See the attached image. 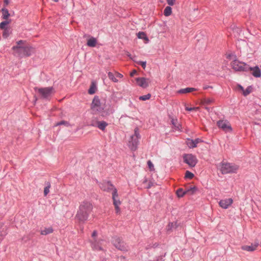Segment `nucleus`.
<instances>
[{
  "label": "nucleus",
  "instance_id": "5",
  "mask_svg": "<svg viewBox=\"0 0 261 261\" xmlns=\"http://www.w3.org/2000/svg\"><path fill=\"white\" fill-rule=\"evenodd\" d=\"M230 65L232 68L236 71L248 72V69H249V65L239 61L236 59V56H234V59L231 62Z\"/></svg>",
  "mask_w": 261,
  "mask_h": 261
},
{
  "label": "nucleus",
  "instance_id": "34",
  "mask_svg": "<svg viewBox=\"0 0 261 261\" xmlns=\"http://www.w3.org/2000/svg\"><path fill=\"white\" fill-rule=\"evenodd\" d=\"M9 22L7 20L1 22L0 23V29L1 30H3L8 28L6 26L9 24Z\"/></svg>",
  "mask_w": 261,
  "mask_h": 261
},
{
  "label": "nucleus",
  "instance_id": "16",
  "mask_svg": "<svg viewBox=\"0 0 261 261\" xmlns=\"http://www.w3.org/2000/svg\"><path fill=\"white\" fill-rule=\"evenodd\" d=\"M233 200L231 198H227L221 200L219 204L223 208L226 209L232 203Z\"/></svg>",
  "mask_w": 261,
  "mask_h": 261
},
{
  "label": "nucleus",
  "instance_id": "40",
  "mask_svg": "<svg viewBox=\"0 0 261 261\" xmlns=\"http://www.w3.org/2000/svg\"><path fill=\"white\" fill-rule=\"evenodd\" d=\"M167 3L169 6H173L175 4V0H167Z\"/></svg>",
  "mask_w": 261,
  "mask_h": 261
},
{
  "label": "nucleus",
  "instance_id": "36",
  "mask_svg": "<svg viewBox=\"0 0 261 261\" xmlns=\"http://www.w3.org/2000/svg\"><path fill=\"white\" fill-rule=\"evenodd\" d=\"M61 125H66V126H69V123L68 121H65V120H62V121H61L60 122H58L56 124L57 126Z\"/></svg>",
  "mask_w": 261,
  "mask_h": 261
},
{
  "label": "nucleus",
  "instance_id": "7",
  "mask_svg": "<svg viewBox=\"0 0 261 261\" xmlns=\"http://www.w3.org/2000/svg\"><path fill=\"white\" fill-rule=\"evenodd\" d=\"M112 243L117 249L121 251L126 252L128 250V246L121 238L118 236H114L112 238Z\"/></svg>",
  "mask_w": 261,
  "mask_h": 261
},
{
  "label": "nucleus",
  "instance_id": "51",
  "mask_svg": "<svg viewBox=\"0 0 261 261\" xmlns=\"http://www.w3.org/2000/svg\"><path fill=\"white\" fill-rule=\"evenodd\" d=\"M238 87L240 90L244 91V88L241 85H238Z\"/></svg>",
  "mask_w": 261,
  "mask_h": 261
},
{
  "label": "nucleus",
  "instance_id": "41",
  "mask_svg": "<svg viewBox=\"0 0 261 261\" xmlns=\"http://www.w3.org/2000/svg\"><path fill=\"white\" fill-rule=\"evenodd\" d=\"M97 235V232L96 230L93 231V232L92 233V237L93 238V240H94V239H96V237Z\"/></svg>",
  "mask_w": 261,
  "mask_h": 261
},
{
  "label": "nucleus",
  "instance_id": "50",
  "mask_svg": "<svg viewBox=\"0 0 261 261\" xmlns=\"http://www.w3.org/2000/svg\"><path fill=\"white\" fill-rule=\"evenodd\" d=\"M152 182H150L148 184V186H147V189H149V188H150L152 187Z\"/></svg>",
  "mask_w": 261,
  "mask_h": 261
},
{
  "label": "nucleus",
  "instance_id": "4",
  "mask_svg": "<svg viewBox=\"0 0 261 261\" xmlns=\"http://www.w3.org/2000/svg\"><path fill=\"white\" fill-rule=\"evenodd\" d=\"M220 169L222 174L236 173L239 166L234 163L222 161L219 164Z\"/></svg>",
  "mask_w": 261,
  "mask_h": 261
},
{
  "label": "nucleus",
  "instance_id": "2",
  "mask_svg": "<svg viewBox=\"0 0 261 261\" xmlns=\"http://www.w3.org/2000/svg\"><path fill=\"white\" fill-rule=\"evenodd\" d=\"M93 205L90 202L84 201L80 204L75 216V219L79 223H84L92 211Z\"/></svg>",
  "mask_w": 261,
  "mask_h": 261
},
{
  "label": "nucleus",
  "instance_id": "19",
  "mask_svg": "<svg viewBox=\"0 0 261 261\" xmlns=\"http://www.w3.org/2000/svg\"><path fill=\"white\" fill-rule=\"evenodd\" d=\"M258 246V244H255L253 245L251 244V245H243L241 246V249L243 250L249 251V252H252L256 249L257 247Z\"/></svg>",
  "mask_w": 261,
  "mask_h": 261
},
{
  "label": "nucleus",
  "instance_id": "38",
  "mask_svg": "<svg viewBox=\"0 0 261 261\" xmlns=\"http://www.w3.org/2000/svg\"><path fill=\"white\" fill-rule=\"evenodd\" d=\"M137 64L141 65L143 69H145L146 65V61H139L136 62Z\"/></svg>",
  "mask_w": 261,
  "mask_h": 261
},
{
  "label": "nucleus",
  "instance_id": "28",
  "mask_svg": "<svg viewBox=\"0 0 261 261\" xmlns=\"http://www.w3.org/2000/svg\"><path fill=\"white\" fill-rule=\"evenodd\" d=\"M176 194L179 198H181L186 195V190L182 188H179L176 190Z\"/></svg>",
  "mask_w": 261,
  "mask_h": 261
},
{
  "label": "nucleus",
  "instance_id": "31",
  "mask_svg": "<svg viewBox=\"0 0 261 261\" xmlns=\"http://www.w3.org/2000/svg\"><path fill=\"white\" fill-rule=\"evenodd\" d=\"M108 75L109 78L111 80H112L113 82H114L115 83H117L118 82V80L116 79V77H115V76L112 72H109L108 73Z\"/></svg>",
  "mask_w": 261,
  "mask_h": 261
},
{
  "label": "nucleus",
  "instance_id": "52",
  "mask_svg": "<svg viewBox=\"0 0 261 261\" xmlns=\"http://www.w3.org/2000/svg\"><path fill=\"white\" fill-rule=\"evenodd\" d=\"M172 124L174 126H176V123H175V121L174 120V119H172Z\"/></svg>",
  "mask_w": 261,
  "mask_h": 261
},
{
  "label": "nucleus",
  "instance_id": "18",
  "mask_svg": "<svg viewBox=\"0 0 261 261\" xmlns=\"http://www.w3.org/2000/svg\"><path fill=\"white\" fill-rule=\"evenodd\" d=\"M96 126L102 131L105 130L106 127L108 125V123L104 121H96ZM91 125L92 126H95V125L93 123H92Z\"/></svg>",
  "mask_w": 261,
  "mask_h": 261
},
{
  "label": "nucleus",
  "instance_id": "22",
  "mask_svg": "<svg viewBox=\"0 0 261 261\" xmlns=\"http://www.w3.org/2000/svg\"><path fill=\"white\" fill-rule=\"evenodd\" d=\"M186 194L192 195L194 194L197 190V188L195 187H190L186 188Z\"/></svg>",
  "mask_w": 261,
  "mask_h": 261
},
{
  "label": "nucleus",
  "instance_id": "25",
  "mask_svg": "<svg viewBox=\"0 0 261 261\" xmlns=\"http://www.w3.org/2000/svg\"><path fill=\"white\" fill-rule=\"evenodd\" d=\"M201 102L203 106L211 105L214 102V99L211 98H204L202 99Z\"/></svg>",
  "mask_w": 261,
  "mask_h": 261
},
{
  "label": "nucleus",
  "instance_id": "53",
  "mask_svg": "<svg viewBox=\"0 0 261 261\" xmlns=\"http://www.w3.org/2000/svg\"><path fill=\"white\" fill-rule=\"evenodd\" d=\"M233 56L232 54H229L227 56V59H230L231 57Z\"/></svg>",
  "mask_w": 261,
  "mask_h": 261
},
{
  "label": "nucleus",
  "instance_id": "32",
  "mask_svg": "<svg viewBox=\"0 0 261 261\" xmlns=\"http://www.w3.org/2000/svg\"><path fill=\"white\" fill-rule=\"evenodd\" d=\"M151 94L148 93L146 95L139 96V99L140 100L145 101L146 100L149 99L151 98Z\"/></svg>",
  "mask_w": 261,
  "mask_h": 261
},
{
  "label": "nucleus",
  "instance_id": "6",
  "mask_svg": "<svg viewBox=\"0 0 261 261\" xmlns=\"http://www.w3.org/2000/svg\"><path fill=\"white\" fill-rule=\"evenodd\" d=\"M34 90L39 94L41 98L48 99L51 96L54 89L51 87L45 88L35 87Z\"/></svg>",
  "mask_w": 261,
  "mask_h": 261
},
{
  "label": "nucleus",
  "instance_id": "47",
  "mask_svg": "<svg viewBox=\"0 0 261 261\" xmlns=\"http://www.w3.org/2000/svg\"><path fill=\"white\" fill-rule=\"evenodd\" d=\"M208 88L212 89V88H213V87H212V86H207V85H204V86L203 87V89L204 90H207V89H208Z\"/></svg>",
  "mask_w": 261,
  "mask_h": 261
},
{
  "label": "nucleus",
  "instance_id": "23",
  "mask_svg": "<svg viewBox=\"0 0 261 261\" xmlns=\"http://www.w3.org/2000/svg\"><path fill=\"white\" fill-rule=\"evenodd\" d=\"M1 12L2 13V18L4 19H7L10 16V13L7 9L4 7L2 9Z\"/></svg>",
  "mask_w": 261,
  "mask_h": 261
},
{
  "label": "nucleus",
  "instance_id": "20",
  "mask_svg": "<svg viewBox=\"0 0 261 261\" xmlns=\"http://www.w3.org/2000/svg\"><path fill=\"white\" fill-rule=\"evenodd\" d=\"M197 89L194 88L187 87L184 89H181L177 91V93L179 94H186L188 93H190L193 91H196Z\"/></svg>",
  "mask_w": 261,
  "mask_h": 261
},
{
  "label": "nucleus",
  "instance_id": "1",
  "mask_svg": "<svg viewBox=\"0 0 261 261\" xmlns=\"http://www.w3.org/2000/svg\"><path fill=\"white\" fill-rule=\"evenodd\" d=\"M105 108V102H103L99 99L98 96H95L91 106L92 113L105 117L107 115L113 114L115 112V109L113 107L109 108L106 111L104 110Z\"/></svg>",
  "mask_w": 261,
  "mask_h": 261
},
{
  "label": "nucleus",
  "instance_id": "30",
  "mask_svg": "<svg viewBox=\"0 0 261 261\" xmlns=\"http://www.w3.org/2000/svg\"><path fill=\"white\" fill-rule=\"evenodd\" d=\"M45 187L44 189V195L46 196L49 192V188H50V184L49 182H45Z\"/></svg>",
  "mask_w": 261,
  "mask_h": 261
},
{
  "label": "nucleus",
  "instance_id": "42",
  "mask_svg": "<svg viewBox=\"0 0 261 261\" xmlns=\"http://www.w3.org/2000/svg\"><path fill=\"white\" fill-rule=\"evenodd\" d=\"M174 223L173 222H170L169 224H168V230L171 229L172 228H173L174 227Z\"/></svg>",
  "mask_w": 261,
  "mask_h": 261
},
{
  "label": "nucleus",
  "instance_id": "29",
  "mask_svg": "<svg viewBox=\"0 0 261 261\" xmlns=\"http://www.w3.org/2000/svg\"><path fill=\"white\" fill-rule=\"evenodd\" d=\"M172 13V8L170 6L166 7L164 10V14L166 16H170Z\"/></svg>",
  "mask_w": 261,
  "mask_h": 261
},
{
  "label": "nucleus",
  "instance_id": "15",
  "mask_svg": "<svg viewBox=\"0 0 261 261\" xmlns=\"http://www.w3.org/2000/svg\"><path fill=\"white\" fill-rule=\"evenodd\" d=\"M248 71H252L251 74L255 77H260L261 76V71L258 66L251 67L249 65Z\"/></svg>",
  "mask_w": 261,
  "mask_h": 261
},
{
  "label": "nucleus",
  "instance_id": "21",
  "mask_svg": "<svg viewBox=\"0 0 261 261\" xmlns=\"http://www.w3.org/2000/svg\"><path fill=\"white\" fill-rule=\"evenodd\" d=\"M96 39L95 38L91 37L88 40L87 45L89 47H93L96 46Z\"/></svg>",
  "mask_w": 261,
  "mask_h": 261
},
{
  "label": "nucleus",
  "instance_id": "37",
  "mask_svg": "<svg viewBox=\"0 0 261 261\" xmlns=\"http://www.w3.org/2000/svg\"><path fill=\"white\" fill-rule=\"evenodd\" d=\"M96 87L94 85H92L89 89L88 90V93L90 94H93L95 92Z\"/></svg>",
  "mask_w": 261,
  "mask_h": 261
},
{
  "label": "nucleus",
  "instance_id": "12",
  "mask_svg": "<svg viewBox=\"0 0 261 261\" xmlns=\"http://www.w3.org/2000/svg\"><path fill=\"white\" fill-rule=\"evenodd\" d=\"M99 187L102 190L108 192L111 191H112L113 192L114 189H116L114 185L109 181L100 183Z\"/></svg>",
  "mask_w": 261,
  "mask_h": 261
},
{
  "label": "nucleus",
  "instance_id": "3",
  "mask_svg": "<svg viewBox=\"0 0 261 261\" xmlns=\"http://www.w3.org/2000/svg\"><path fill=\"white\" fill-rule=\"evenodd\" d=\"M12 49L14 52L15 56L20 58L31 56L34 50L33 48L30 45L14 46Z\"/></svg>",
  "mask_w": 261,
  "mask_h": 261
},
{
  "label": "nucleus",
  "instance_id": "24",
  "mask_svg": "<svg viewBox=\"0 0 261 261\" xmlns=\"http://www.w3.org/2000/svg\"><path fill=\"white\" fill-rule=\"evenodd\" d=\"M53 231V228L51 227L44 228V229L41 230V234L42 235L46 236L47 234L51 233Z\"/></svg>",
  "mask_w": 261,
  "mask_h": 261
},
{
  "label": "nucleus",
  "instance_id": "13",
  "mask_svg": "<svg viewBox=\"0 0 261 261\" xmlns=\"http://www.w3.org/2000/svg\"><path fill=\"white\" fill-rule=\"evenodd\" d=\"M101 241H102V240H98L97 239H94V240L91 241V247L93 250L97 251L103 250L101 247Z\"/></svg>",
  "mask_w": 261,
  "mask_h": 261
},
{
  "label": "nucleus",
  "instance_id": "26",
  "mask_svg": "<svg viewBox=\"0 0 261 261\" xmlns=\"http://www.w3.org/2000/svg\"><path fill=\"white\" fill-rule=\"evenodd\" d=\"M3 37L5 39L7 38L12 33L11 29L10 28L3 29Z\"/></svg>",
  "mask_w": 261,
  "mask_h": 261
},
{
  "label": "nucleus",
  "instance_id": "27",
  "mask_svg": "<svg viewBox=\"0 0 261 261\" xmlns=\"http://www.w3.org/2000/svg\"><path fill=\"white\" fill-rule=\"evenodd\" d=\"M137 37L139 39H143L145 41H147V42L149 41V39H148L146 34L144 32H139V33H138Z\"/></svg>",
  "mask_w": 261,
  "mask_h": 261
},
{
  "label": "nucleus",
  "instance_id": "43",
  "mask_svg": "<svg viewBox=\"0 0 261 261\" xmlns=\"http://www.w3.org/2000/svg\"><path fill=\"white\" fill-rule=\"evenodd\" d=\"M9 4V0H4V7L6 8V7Z\"/></svg>",
  "mask_w": 261,
  "mask_h": 261
},
{
  "label": "nucleus",
  "instance_id": "39",
  "mask_svg": "<svg viewBox=\"0 0 261 261\" xmlns=\"http://www.w3.org/2000/svg\"><path fill=\"white\" fill-rule=\"evenodd\" d=\"M147 165L148 166V168L150 169V170H152L153 169L154 166L152 163L151 162V161L149 160L147 161Z\"/></svg>",
  "mask_w": 261,
  "mask_h": 261
},
{
  "label": "nucleus",
  "instance_id": "35",
  "mask_svg": "<svg viewBox=\"0 0 261 261\" xmlns=\"http://www.w3.org/2000/svg\"><path fill=\"white\" fill-rule=\"evenodd\" d=\"M252 88L251 86H248L245 90L243 91V95L246 96L249 94L251 92Z\"/></svg>",
  "mask_w": 261,
  "mask_h": 261
},
{
  "label": "nucleus",
  "instance_id": "45",
  "mask_svg": "<svg viewBox=\"0 0 261 261\" xmlns=\"http://www.w3.org/2000/svg\"><path fill=\"white\" fill-rule=\"evenodd\" d=\"M24 41L23 40H19L17 42L16 46H22L21 44H23Z\"/></svg>",
  "mask_w": 261,
  "mask_h": 261
},
{
  "label": "nucleus",
  "instance_id": "17",
  "mask_svg": "<svg viewBox=\"0 0 261 261\" xmlns=\"http://www.w3.org/2000/svg\"><path fill=\"white\" fill-rule=\"evenodd\" d=\"M202 141H203L199 138H197L195 140L188 139L187 141V144L189 148H193L197 147V144H198L200 142H202Z\"/></svg>",
  "mask_w": 261,
  "mask_h": 261
},
{
  "label": "nucleus",
  "instance_id": "9",
  "mask_svg": "<svg viewBox=\"0 0 261 261\" xmlns=\"http://www.w3.org/2000/svg\"><path fill=\"white\" fill-rule=\"evenodd\" d=\"M184 162L190 167H194L198 162L196 156L192 154H184L182 155Z\"/></svg>",
  "mask_w": 261,
  "mask_h": 261
},
{
  "label": "nucleus",
  "instance_id": "46",
  "mask_svg": "<svg viewBox=\"0 0 261 261\" xmlns=\"http://www.w3.org/2000/svg\"><path fill=\"white\" fill-rule=\"evenodd\" d=\"M137 71L136 70H133L130 73V76H134V75H135L136 74H137Z\"/></svg>",
  "mask_w": 261,
  "mask_h": 261
},
{
  "label": "nucleus",
  "instance_id": "44",
  "mask_svg": "<svg viewBox=\"0 0 261 261\" xmlns=\"http://www.w3.org/2000/svg\"><path fill=\"white\" fill-rule=\"evenodd\" d=\"M196 109V108L195 107H193V108H189V107H186L185 109L186 111H192L194 110H195Z\"/></svg>",
  "mask_w": 261,
  "mask_h": 261
},
{
  "label": "nucleus",
  "instance_id": "10",
  "mask_svg": "<svg viewBox=\"0 0 261 261\" xmlns=\"http://www.w3.org/2000/svg\"><path fill=\"white\" fill-rule=\"evenodd\" d=\"M118 197V195L117 193V190L116 189H115L113 192H112V199L113 204L115 206L116 213L117 214H119L120 212V209L119 206L121 204V202L119 199H117Z\"/></svg>",
  "mask_w": 261,
  "mask_h": 261
},
{
  "label": "nucleus",
  "instance_id": "54",
  "mask_svg": "<svg viewBox=\"0 0 261 261\" xmlns=\"http://www.w3.org/2000/svg\"><path fill=\"white\" fill-rule=\"evenodd\" d=\"M205 109H206L208 111H210V109H211L210 108L206 107V106L205 107Z\"/></svg>",
  "mask_w": 261,
  "mask_h": 261
},
{
  "label": "nucleus",
  "instance_id": "48",
  "mask_svg": "<svg viewBox=\"0 0 261 261\" xmlns=\"http://www.w3.org/2000/svg\"><path fill=\"white\" fill-rule=\"evenodd\" d=\"M117 77H119V78H121L123 77V75L121 74V73H119L118 72H117L116 74V75H115Z\"/></svg>",
  "mask_w": 261,
  "mask_h": 261
},
{
  "label": "nucleus",
  "instance_id": "14",
  "mask_svg": "<svg viewBox=\"0 0 261 261\" xmlns=\"http://www.w3.org/2000/svg\"><path fill=\"white\" fill-rule=\"evenodd\" d=\"M135 80L137 84L143 88H146L149 85L148 83L149 79L145 77H137Z\"/></svg>",
  "mask_w": 261,
  "mask_h": 261
},
{
  "label": "nucleus",
  "instance_id": "11",
  "mask_svg": "<svg viewBox=\"0 0 261 261\" xmlns=\"http://www.w3.org/2000/svg\"><path fill=\"white\" fill-rule=\"evenodd\" d=\"M217 124L219 128L226 133L231 132L232 130L229 122L227 121L219 120L217 121Z\"/></svg>",
  "mask_w": 261,
  "mask_h": 261
},
{
  "label": "nucleus",
  "instance_id": "33",
  "mask_svg": "<svg viewBox=\"0 0 261 261\" xmlns=\"http://www.w3.org/2000/svg\"><path fill=\"white\" fill-rule=\"evenodd\" d=\"M194 176V175L193 173H192L191 172L189 171H186L185 173V178L187 179H192Z\"/></svg>",
  "mask_w": 261,
  "mask_h": 261
},
{
  "label": "nucleus",
  "instance_id": "8",
  "mask_svg": "<svg viewBox=\"0 0 261 261\" xmlns=\"http://www.w3.org/2000/svg\"><path fill=\"white\" fill-rule=\"evenodd\" d=\"M140 138V136L138 131V128H136L135 130L134 135H132L130 137L131 140L128 142V146L132 150L135 151L137 149Z\"/></svg>",
  "mask_w": 261,
  "mask_h": 261
},
{
  "label": "nucleus",
  "instance_id": "49",
  "mask_svg": "<svg viewBox=\"0 0 261 261\" xmlns=\"http://www.w3.org/2000/svg\"><path fill=\"white\" fill-rule=\"evenodd\" d=\"M163 256H158L156 259V261H162L163 260Z\"/></svg>",
  "mask_w": 261,
  "mask_h": 261
}]
</instances>
